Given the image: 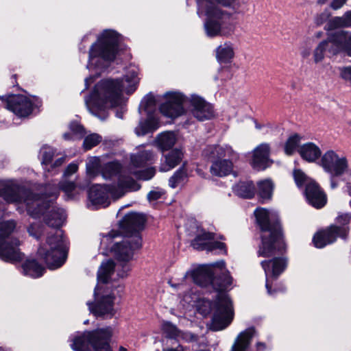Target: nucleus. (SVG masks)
<instances>
[{
    "instance_id": "bb28decb",
    "label": "nucleus",
    "mask_w": 351,
    "mask_h": 351,
    "mask_svg": "<svg viewBox=\"0 0 351 351\" xmlns=\"http://www.w3.org/2000/svg\"><path fill=\"white\" fill-rule=\"evenodd\" d=\"M256 335V332L254 328H249L240 332L230 351H245Z\"/></svg>"
},
{
    "instance_id": "b1692460",
    "label": "nucleus",
    "mask_w": 351,
    "mask_h": 351,
    "mask_svg": "<svg viewBox=\"0 0 351 351\" xmlns=\"http://www.w3.org/2000/svg\"><path fill=\"white\" fill-rule=\"evenodd\" d=\"M156 158V154L152 149L140 146L137 148L136 153L131 156V164L134 167H141L153 163Z\"/></svg>"
},
{
    "instance_id": "20e7f679",
    "label": "nucleus",
    "mask_w": 351,
    "mask_h": 351,
    "mask_svg": "<svg viewBox=\"0 0 351 351\" xmlns=\"http://www.w3.org/2000/svg\"><path fill=\"white\" fill-rule=\"evenodd\" d=\"M232 282V277L226 270L225 262L220 261L188 271L180 281H169V284L178 291H186L193 282L202 287L210 285L217 291H223L231 285Z\"/></svg>"
},
{
    "instance_id": "4c0bfd02",
    "label": "nucleus",
    "mask_w": 351,
    "mask_h": 351,
    "mask_svg": "<svg viewBox=\"0 0 351 351\" xmlns=\"http://www.w3.org/2000/svg\"><path fill=\"white\" fill-rule=\"evenodd\" d=\"M121 165L113 161L106 163L101 171L102 176L104 179H111L114 176H118L120 173Z\"/></svg>"
},
{
    "instance_id": "4be33fe9",
    "label": "nucleus",
    "mask_w": 351,
    "mask_h": 351,
    "mask_svg": "<svg viewBox=\"0 0 351 351\" xmlns=\"http://www.w3.org/2000/svg\"><path fill=\"white\" fill-rule=\"evenodd\" d=\"M332 54L343 51L351 57V32L343 30L332 34Z\"/></svg>"
},
{
    "instance_id": "f8f14e48",
    "label": "nucleus",
    "mask_w": 351,
    "mask_h": 351,
    "mask_svg": "<svg viewBox=\"0 0 351 351\" xmlns=\"http://www.w3.org/2000/svg\"><path fill=\"white\" fill-rule=\"evenodd\" d=\"M113 328L106 326L75 336L71 346L75 351H112L108 341L113 335Z\"/></svg>"
},
{
    "instance_id": "338daca9",
    "label": "nucleus",
    "mask_w": 351,
    "mask_h": 351,
    "mask_svg": "<svg viewBox=\"0 0 351 351\" xmlns=\"http://www.w3.org/2000/svg\"><path fill=\"white\" fill-rule=\"evenodd\" d=\"M311 53V50L308 49H305V50H303L302 52H301V56L303 57V58H307L309 56Z\"/></svg>"
},
{
    "instance_id": "37998d69",
    "label": "nucleus",
    "mask_w": 351,
    "mask_h": 351,
    "mask_svg": "<svg viewBox=\"0 0 351 351\" xmlns=\"http://www.w3.org/2000/svg\"><path fill=\"white\" fill-rule=\"evenodd\" d=\"M162 330L170 338L177 339L179 337L180 330L171 322H165L162 325Z\"/></svg>"
},
{
    "instance_id": "dca6fc26",
    "label": "nucleus",
    "mask_w": 351,
    "mask_h": 351,
    "mask_svg": "<svg viewBox=\"0 0 351 351\" xmlns=\"http://www.w3.org/2000/svg\"><path fill=\"white\" fill-rule=\"evenodd\" d=\"M5 108L20 117L29 115L34 107L35 98L23 95H11L3 99Z\"/></svg>"
},
{
    "instance_id": "f03ea898",
    "label": "nucleus",
    "mask_w": 351,
    "mask_h": 351,
    "mask_svg": "<svg viewBox=\"0 0 351 351\" xmlns=\"http://www.w3.org/2000/svg\"><path fill=\"white\" fill-rule=\"evenodd\" d=\"M197 14L205 16L204 28L207 36H226L234 29L232 14L222 8L234 9L237 0H196Z\"/></svg>"
},
{
    "instance_id": "aec40b11",
    "label": "nucleus",
    "mask_w": 351,
    "mask_h": 351,
    "mask_svg": "<svg viewBox=\"0 0 351 351\" xmlns=\"http://www.w3.org/2000/svg\"><path fill=\"white\" fill-rule=\"evenodd\" d=\"M191 113L199 121L211 119L214 116L213 106L201 97L192 95L189 99Z\"/></svg>"
},
{
    "instance_id": "5fc2aeb1",
    "label": "nucleus",
    "mask_w": 351,
    "mask_h": 351,
    "mask_svg": "<svg viewBox=\"0 0 351 351\" xmlns=\"http://www.w3.org/2000/svg\"><path fill=\"white\" fill-rule=\"evenodd\" d=\"M207 235H213V234L207 232L204 230H199V228H197V235L191 243L192 246L194 247V244H195L196 240L199 238H201L199 242L204 243L205 241L206 236H207Z\"/></svg>"
},
{
    "instance_id": "ddd939ff",
    "label": "nucleus",
    "mask_w": 351,
    "mask_h": 351,
    "mask_svg": "<svg viewBox=\"0 0 351 351\" xmlns=\"http://www.w3.org/2000/svg\"><path fill=\"white\" fill-rule=\"evenodd\" d=\"M204 154L211 162L210 173L220 178L233 172V160L239 158L238 154L228 145L209 146Z\"/></svg>"
},
{
    "instance_id": "58836bf2",
    "label": "nucleus",
    "mask_w": 351,
    "mask_h": 351,
    "mask_svg": "<svg viewBox=\"0 0 351 351\" xmlns=\"http://www.w3.org/2000/svg\"><path fill=\"white\" fill-rule=\"evenodd\" d=\"M186 179V172L182 167L179 169L174 175L169 179V186L171 188H176L180 184L184 183Z\"/></svg>"
},
{
    "instance_id": "c85d7f7f",
    "label": "nucleus",
    "mask_w": 351,
    "mask_h": 351,
    "mask_svg": "<svg viewBox=\"0 0 351 351\" xmlns=\"http://www.w3.org/2000/svg\"><path fill=\"white\" fill-rule=\"evenodd\" d=\"M65 219L66 215L63 209L51 206L45 221L49 226L58 228L63 224Z\"/></svg>"
},
{
    "instance_id": "9d476101",
    "label": "nucleus",
    "mask_w": 351,
    "mask_h": 351,
    "mask_svg": "<svg viewBox=\"0 0 351 351\" xmlns=\"http://www.w3.org/2000/svg\"><path fill=\"white\" fill-rule=\"evenodd\" d=\"M140 186L133 178L126 176L123 173L119 175L118 184L117 187H109L106 185H94L88 193V198L92 206L98 207H106L109 205L108 194L112 197L118 199L128 191H137Z\"/></svg>"
},
{
    "instance_id": "f3484780",
    "label": "nucleus",
    "mask_w": 351,
    "mask_h": 351,
    "mask_svg": "<svg viewBox=\"0 0 351 351\" xmlns=\"http://www.w3.org/2000/svg\"><path fill=\"white\" fill-rule=\"evenodd\" d=\"M166 101L163 103L160 110L165 117L176 118L184 112L183 104L186 101L184 95L178 91L167 92L164 95Z\"/></svg>"
},
{
    "instance_id": "09e8293b",
    "label": "nucleus",
    "mask_w": 351,
    "mask_h": 351,
    "mask_svg": "<svg viewBox=\"0 0 351 351\" xmlns=\"http://www.w3.org/2000/svg\"><path fill=\"white\" fill-rule=\"evenodd\" d=\"M30 236L38 239L43 232V227L38 223H33L27 228Z\"/></svg>"
},
{
    "instance_id": "4d7b16f0",
    "label": "nucleus",
    "mask_w": 351,
    "mask_h": 351,
    "mask_svg": "<svg viewBox=\"0 0 351 351\" xmlns=\"http://www.w3.org/2000/svg\"><path fill=\"white\" fill-rule=\"evenodd\" d=\"M77 169H78V165L77 163L72 162L70 165H69L68 167H66V169L64 173V176L65 177H68V176L73 174L74 173H75L77 171Z\"/></svg>"
},
{
    "instance_id": "f257e3e1",
    "label": "nucleus",
    "mask_w": 351,
    "mask_h": 351,
    "mask_svg": "<svg viewBox=\"0 0 351 351\" xmlns=\"http://www.w3.org/2000/svg\"><path fill=\"white\" fill-rule=\"evenodd\" d=\"M139 69L136 66L128 68L123 79H105L98 82L91 94L85 99L89 112L100 119L107 117V110L125 103L123 93H133L139 83Z\"/></svg>"
},
{
    "instance_id": "a18cd8bd",
    "label": "nucleus",
    "mask_w": 351,
    "mask_h": 351,
    "mask_svg": "<svg viewBox=\"0 0 351 351\" xmlns=\"http://www.w3.org/2000/svg\"><path fill=\"white\" fill-rule=\"evenodd\" d=\"M293 177L298 187H300L303 184L306 186L310 181H313L311 178L306 177L304 172L299 169L294 170Z\"/></svg>"
},
{
    "instance_id": "c756f323",
    "label": "nucleus",
    "mask_w": 351,
    "mask_h": 351,
    "mask_svg": "<svg viewBox=\"0 0 351 351\" xmlns=\"http://www.w3.org/2000/svg\"><path fill=\"white\" fill-rule=\"evenodd\" d=\"M177 141L176 135L173 132H165L159 134L155 140L157 147L161 150L171 148Z\"/></svg>"
},
{
    "instance_id": "423d86ee",
    "label": "nucleus",
    "mask_w": 351,
    "mask_h": 351,
    "mask_svg": "<svg viewBox=\"0 0 351 351\" xmlns=\"http://www.w3.org/2000/svg\"><path fill=\"white\" fill-rule=\"evenodd\" d=\"M254 215L261 230L262 241L258 251V256L269 257L284 250L285 244L280 227L278 224L271 226L269 223V219L276 218L277 213L258 208L255 210Z\"/></svg>"
},
{
    "instance_id": "a878e982",
    "label": "nucleus",
    "mask_w": 351,
    "mask_h": 351,
    "mask_svg": "<svg viewBox=\"0 0 351 351\" xmlns=\"http://www.w3.org/2000/svg\"><path fill=\"white\" fill-rule=\"evenodd\" d=\"M201 238L196 240L194 248L198 250L217 251L218 253L226 254V245L223 243L213 241V235L206 236L204 243L199 242Z\"/></svg>"
},
{
    "instance_id": "774afa93",
    "label": "nucleus",
    "mask_w": 351,
    "mask_h": 351,
    "mask_svg": "<svg viewBox=\"0 0 351 351\" xmlns=\"http://www.w3.org/2000/svg\"><path fill=\"white\" fill-rule=\"evenodd\" d=\"M64 162V158H60L59 159H58L55 162H54V166L57 167V166H60L61 165L62 163Z\"/></svg>"
},
{
    "instance_id": "e2e57ef3",
    "label": "nucleus",
    "mask_w": 351,
    "mask_h": 351,
    "mask_svg": "<svg viewBox=\"0 0 351 351\" xmlns=\"http://www.w3.org/2000/svg\"><path fill=\"white\" fill-rule=\"evenodd\" d=\"M162 351H189L187 348H184L182 346H178L176 348H169L164 349Z\"/></svg>"
},
{
    "instance_id": "864d4df0",
    "label": "nucleus",
    "mask_w": 351,
    "mask_h": 351,
    "mask_svg": "<svg viewBox=\"0 0 351 351\" xmlns=\"http://www.w3.org/2000/svg\"><path fill=\"white\" fill-rule=\"evenodd\" d=\"M339 75L342 79L351 83V66L340 68Z\"/></svg>"
},
{
    "instance_id": "412c9836",
    "label": "nucleus",
    "mask_w": 351,
    "mask_h": 351,
    "mask_svg": "<svg viewBox=\"0 0 351 351\" xmlns=\"http://www.w3.org/2000/svg\"><path fill=\"white\" fill-rule=\"evenodd\" d=\"M270 148L268 144L262 143L257 146L252 152L251 165L258 171L265 170L269 167L272 160L269 158Z\"/></svg>"
},
{
    "instance_id": "a211bd4d",
    "label": "nucleus",
    "mask_w": 351,
    "mask_h": 351,
    "mask_svg": "<svg viewBox=\"0 0 351 351\" xmlns=\"http://www.w3.org/2000/svg\"><path fill=\"white\" fill-rule=\"evenodd\" d=\"M261 264L265 274V287L267 293L271 295L274 292L271 290L273 281L286 269L288 264L287 259L285 257L274 258L270 261H262Z\"/></svg>"
},
{
    "instance_id": "7c9ffc66",
    "label": "nucleus",
    "mask_w": 351,
    "mask_h": 351,
    "mask_svg": "<svg viewBox=\"0 0 351 351\" xmlns=\"http://www.w3.org/2000/svg\"><path fill=\"white\" fill-rule=\"evenodd\" d=\"M159 127V122L157 119L149 116L145 121H140L138 125L135 128V133L137 136H144L147 133L152 132Z\"/></svg>"
},
{
    "instance_id": "9b49d317",
    "label": "nucleus",
    "mask_w": 351,
    "mask_h": 351,
    "mask_svg": "<svg viewBox=\"0 0 351 351\" xmlns=\"http://www.w3.org/2000/svg\"><path fill=\"white\" fill-rule=\"evenodd\" d=\"M67 243L63 237L62 231L57 228L49 232L46 243L38 250L48 267L55 269L61 267L67 257Z\"/></svg>"
},
{
    "instance_id": "3c124183",
    "label": "nucleus",
    "mask_w": 351,
    "mask_h": 351,
    "mask_svg": "<svg viewBox=\"0 0 351 351\" xmlns=\"http://www.w3.org/2000/svg\"><path fill=\"white\" fill-rule=\"evenodd\" d=\"M130 269H131L130 266L127 263L117 265V276L121 278L126 277L128 275V273L130 271Z\"/></svg>"
},
{
    "instance_id": "72a5a7b5",
    "label": "nucleus",
    "mask_w": 351,
    "mask_h": 351,
    "mask_svg": "<svg viewBox=\"0 0 351 351\" xmlns=\"http://www.w3.org/2000/svg\"><path fill=\"white\" fill-rule=\"evenodd\" d=\"M234 56L233 45L231 43H224L216 49V57L220 62H228Z\"/></svg>"
},
{
    "instance_id": "79ce46f5",
    "label": "nucleus",
    "mask_w": 351,
    "mask_h": 351,
    "mask_svg": "<svg viewBox=\"0 0 351 351\" xmlns=\"http://www.w3.org/2000/svg\"><path fill=\"white\" fill-rule=\"evenodd\" d=\"M101 141V136L97 134H91L87 136L83 143L84 149H90L93 147L96 146Z\"/></svg>"
},
{
    "instance_id": "f704fd0d",
    "label": "nucleus",
    "mask_w": 351,
    "mask_h": 351,
    "mask_svg": "<svg viewBox=\"0 0 351 351\" xmlns=\"http://www.w3.org/2000/svg\"><path fill=\"white\" fill-rule=\"evenodd\" d=\"M332 34L326 40H323L319 43L313 51V60L315 63L322 62L324 58V52L328 50L330 53L332 51Z\"/></svg>"
},
{
    "instance_id": "2eb2a0df",
    "label": "nucleus",
    "mask_w": 351,
    "mask_h": 351,
    "mask_svg": "<svg viewBox=\"0 0 351 351\" xmlns=\"http://www.w3.org/2000/svg\"><path fill=\"white\" fill-rule=\"evenodd\" d=\"M319 165L332 177L341 176L348 170V161L346 157L333 150H328L322 155Z\"/></svg>"
},
{
    "instance_id": "69168bd1",
    "label": "nucleus",
    "mask_w": 351,
    "mask_h": 351,
    "mask_svg": "<svg viewBox=\"0 0 351 351\" xmlns=\"http://www.w3.org/2000/svg\"><path fill=\"white\" fill-rule=\"evenodd\" d=\"M93 82V77L90 76L85 79V88H88L91 83Z\"/></svg>"
},
{
    "instance_id": "393cba45",
    "label": "nucleus",
    "mask_w": 351,
    "mask_h": 351,
    "mask_svg": "<svg viewBox=\"0 0 351 351\" xmlns=\"http://www.w3.org/2000/svg\"><path fill=\"white\" fill-rule=\"evenodd\" d=\"M183 152L180 149H174L165 154L161 159L160 171H168L176 167L181 162Z\"/></svg>"
},
{
    "instance_id": "7ed1b4c3",
    "label": "nucleus",
    "mask_w": 351,
    "mask_h": 351,
    "mask_svg": "<svg viewBox=\"0 0 351 351\" xmlns=\"http://www.w3.org/2000/svg\"><path fill=\"white\" fill-rule=\"evenodd\" d=\"M46 190L49 194L38 197L35 193L20 186L12 181H8L0 190V197L8 203H14L25 207L27 213L33 218H38L51 207L52 201L55 199L59 191V188L49 185Z\"/></svg>"
},
{
    "instance_id": "4468645a",
    "label": "nucleus",
    "mask_w": 351,
    "mask_h": 351,
    "mask_svg": "<svg viewBox=\"0 0 351 351\" xmlns=\"http://www.w3.org/2000/svg\"><path fill=\"white\" fill-rule=\"evenodd\" d=\"M15 226L14 221L0 222V258L12 263L21 261L23 257L19 249V240L8 237Z\"/></svg>"
},
{
    "instance_id": "5701e85b",
    "label": "nucleus",
    "mask_w": 351,
    "mask_h": 351,
    "mask_svg": "<svg viewBox=\"0 0 351 351\" xmlns=\"http://www.w3.org/2000/svg\"><path fill=\"white\" fill-rule=\"evenodd\" d=\"M306 197L313 207L319 208L326 203V197L315 181H310L305 189Z\"/></svg>"
},
{
    "instance_id": "680f3d73",
    "label": "nucleus",
    "mask_w": 351,
    "mask_h": 351,
    "mask_svg": "<svg viewBox=\"0 0 351 351\" xmlns=\"http://www.w3.org/2000/svg\"><path fill=\"white\" fill-rule=\"evenodd\" d=\"M116 237V235L114 234V233H110L108 234V235L105 236L103 237L102 240H101V245H105L106 243H111V240L114 238Z\"/></svg>"
},
{
    "instance_id": "49530a36",
    "label": "nucleus",
    "mask_w": 351,
    "mask_h": 351,
    "mask_svg": "<svg viewBox=\"0 0 351 351\" xmlns=\"http://www.w3.org/2000/svg\"><path fill=\"white\" fill-rule=\"evenodd\" d=\"M347 191L348 193V195L351 196V182H348L347 184ZM349 205L351 208V200L349 202ZM351 220V214L349 215L348 213H342L338 215L337 217V222L341 225H346L349 223V222Z\"/></svg>"
},
{
    "instance_id": "6e6552de",
    "label": "nucleus",
    "mask_w": 351,
    "mask_h": 351,
    "mask_svg": "<svg viewBox=\"0 0 351 351\" xmlns=\"http://www.w3.org/2000/svg\"><path fill=\"white\" fill-rule=\"evenodd\" d=\"M145 217L138 213L126 215L123 220V226L132 232L125 236L121 242H117L111 247V251L122 262H128L132 259L134 253L141 247V237L138 230L145 223Z\"/></svg>"
},
{
    "instance_id": "ea45409f",
    "label": "nucleus",
    "mask_w": 351,
    "mask_h": 351,
    "mask_svg": "<svg viewBox=\"0 0 351 351\" xmlns=\"http://www.w3.org/2000/svg\"><path fill=\"white\" fill-rule=\"evenodd\" d=\"M300 141V136L295 134L290 136L286 142L285 152L287 155H291L297 147H298Z\"/></svg>"
},
{
    "instance_id": "0e129e2a",
    "label": "nucleus",
    "mask_w": 351,
    "mask_h": 351,
    "mask_svg": "<svg viewBox=\"0 0 351 351\" xmlns=\"http://www.w3.org/2000/svg\"><path fill=\"white\" fill-rule=\"evenodd\" d=\"M257 351H265L267 348L265 343L263 342H257L256 344Z\"/></svg>"
},
{
    "instance_id": "8fccbe9b",
    "label": "nucleus",
    "mask_w": 351,
    "mask_h": 351,
    "mask_svg": "<svg viewBox=\"0 0 351 351\" xmlns=\"http://www.w3.org/2000/svg\"><path fill=\"white\" fill-rule=\"evenodd\" d=\"M177 339H182L186 342H193L197 341L198 337L197 335L193 334L190 332H183L180 330L179 337H178Z\"/></svg>"
},
{
    "instance_id": "0eeeda50",
    "label": "nucleus",
    "mask_w": 351,
    "mask_h": 351,
    "mask_svg": "<svg viewBox=\"0 0 351 351\" xmlns=\"http://www.w3.org/2000/svg\"><path fill=\"white\" fill-rule=\"evenodd\" d=\"M119 40V34L112 29L104 30L99 34L89 49L87 69L99 74L115 58Z\"/></svg>"
},
{
    "instance_id": "6e6d98bb",
    "label": "nucleus",
    "mask_w": 351,
    "mask_h": 351,
    "mask_svg": "<svg viewBox=\"0 0 351 351\" xmlns=\"http://www.w3.org/2000/svg\"><path fill=\"white\" fill-rule=\"evenodd\" d=\"M163 195V192L160 190H154L150 191L147 195L149 201H154L160 199Z\"/></svg>"
},
{
    "instance_id": "de8ad7c7",
    "label": "nucleus",
    "mask_w": 351,
    "mask_h": 351,
    "mask_svg": "<svg viewBox=\"0 0 351 351\" xmlns=\"http://www.w3.org/2000/svg\"><path fill=\"white\" fill-rule=\"evenodd\" d=\"M40 155L43 159V163L45 165L49 164L54 156V150L51 147H43L40 149Z\"/></svg>"
},
{
    "instance_id": "e433bc0d",
    "label": "nucleus",
    "mask_w": 351,
    "mask_h": 351,
    "mask_svg": "<svg viewBox=\"0 0 351 351\" xmlns=\"http://www.w3.org/2000/svg\"><path fill=\"white\" fill-rule=\"evenodd\" d=\"M274 184L270 180H265L258 183V194L263 200L269 199L271 197Z\"/></svg>"
},
{
    "instance_id": "603ef678",
    "label": "nucleus",
    "mask_w": 351,
    "mask_h": 351,
    "mask_svg": "<svg viewBox=\"0 0 351 351\" xmlns=\"http://www.w3.org/2000/svg\"><path fill=\"white\" fill-rule=\"evenodd\" d=\"M69 128L72 134L76 136H81L84 134V128L77 122L71 123L69 125Z\"/></svg>"
},
{
    "instance_id": "2f4dec72",
    "label": "nucleus",
    "mask_w": 351,
    "mask_h": 351,
    "mask_svg": "<svg viewBox=\"0 0 351 351\" xmlns=\"http://www.w3.org/2000/svg\"><path fill=\"white\" fill-rule=\"evenodd\" d=\"M23 274L32 278L40 277L45 271L44 267L39 265L34 259H27L22 265Z\"/></svg>"
},
{
    "instance_id": "cd10ccee",
    "label": "nucleus",
    "mask_w": 351,
    "mask_h": 351,
    "mask_svg": "<svg viewBox=\"0 0 351 351\" xmlns=\"http://www.w3.org/2000/svg\"><path fill=\"white\" fill-rule=\"evenodd\" d=\"M298 152L301 157L308 162L315 161L321 155L320 149L313 143H305L298 147Z\"/></svg>"
},
{
    "instance_id": "6ab92c4d",
    "label": "nucleus",
    "mask_w": 351,
    "mask_h": 351,
    "mask_svg": "<svg viewBox=\"0 0 351 351\" xmlns=\"http://www.w3.org/2000/svg\"><path fill=\"white\" fill-rule=\"evenodd\" d=\"M348 232L346 227L331 226L327 230L317 232L313 237V243L317 248H322L333 243L337 237L345 238Z\"/></svg>"
},
{
    "instance_id": "c9c22d12",
    "label": "nucleus",
    "mask_w": 351,
    "mask_h": 351,
    "mask_svg": "<svg viewBox=\"0 0 351 351\" xmlns=\"http://www.w3.org/2000/svg\"><path fill=\"white\" fill-rule=\"evenodd\" d=\"M330 29L351 27V10L345 12L341 16H335L329 21Z\"/></svg>"
},
{
    "instance_id": "1a4fd4ad",
    "label": "nucleus",
    "mask_w": 351,
    "mask_h": 351,
    "mask_svg": "<svg viewBox=\"0 0 351 351\" xmlns=\"http://www.w3.org/2000/svg\"><path fill=\"white\" fill-rule=\"evenodd\" d=\"M216 300L213 304L208 300H202L197 306L198 312L203 316H207L213 311V317L210 328L215 331L221 330L232 322L234 311L232 301L228 295L218 291Z\"/></svg>"
},
{
    "instance_id": "39448f33",
    "label": "nucleus",
    "mask_w": 351,
    "mask_h": 351,
    "mask_svg": "<svg viewBox=\"0 0 351 351\" xmlns=\"http://www.w3.org/2000/svg\"><path fill=\"white\" fill-rule=\"evenodd\" d=\"M112 261L102 263L97 273L98 285L94 291V302L88 301L86 304L91 313L96 317H112L116 311L114 308V297L108 293L109 278L114 268Z\"/></svg>"
},
{
    "instance_id": "bf43d9fd",
    "label": "nucleus",
    "mask_w": 351,
    "mask_h": 351,
    "mask_svg": "<svg viewBox=\"0 0 351 351\" xmlns=\"http://www.w3.org/2000/svg\"><path fill=\"white\" fill-rule=\"evenodd\" d=\"M141 106L145 108L146 111H149V108L152 106H154V99L152 97H148L145 98V99L142 101Z\"/></svg>"
},
{
    "instance_id": "a19ab883",
    "label": "nucleus",
    "mask_w": 351,
    "mask_h": 351,
    "mask_svg": "<svg viewBox=\"0 0 351 351\" xmlns=\"http://www.w3.org/2000/svg\"><path fill=\"white\" fill-rule=\"evenodd\" d=\"M99 163V158L98 157L88 158L86 163V173L88 176L93 177L97 174Z\"/></svg>"
},
{
    "instance_id": "473e14b6",
    "label": "nucleus",
    "mask_w": 351,
    "mask_h": 351,
    "mask_svg": "<svg viewBox=\"0 0 351 351\" xmlns=\"http://www.w3.org/2000/svg\"><path fill=\"white\" fill-rule=\"evenodd\" d=\"M232 189L237 195L243 198H252L255 194V188L252 181L240 182Z\"/></svg>"
},
{
    "instance_id": "c03bdc74",
    "label": "nucleus",
    "mask_w": 351,
    "mask_h": 351,
    "mask_svg": "<svg viewBox=\"0 0 351 351\" xmlns=\"http://www.w3.org/2000/svg\"><path fill=\"white\" fill-rule=\"evenodd\" d=\"M155 173L156 170L154 167L148 168L144 171H131V173L135 175L136 178L144 180H147L153 178Z\"/></svg>"
},
{
    "instance_id": "052dcab7",
    "label": "nucleus",
    "mask_w": 351,
    "mask_h": 351,
    "mask_svg": "<svg viewBox=\"0 0 351 351\" xmlns=\"http://www.w3.org/2000/svg\"><path fill=\"white\" fill-rule=\"evenodd\" d=\"M197 296L195 294L185 293L182 296V300L184 303L191 304L197 300Z\"/></svg>"
},
{
    "instance_id": "13d9d810",
    "label": "nucleus",
    "mask_w": 351,
    "mask_h": 351,
    "mask_svg": "<svg viewBox=\"0 0 351 351\" xmlns=\"http://www.w3.org/2000/svg\"><path fill=\"white\" fill-rule=\"evenodd\" d=\"M59 188L64 191L66 194H69L74 189L75 184L72 182H65L61 184Z\"/></svg>"
}]
</instances>
